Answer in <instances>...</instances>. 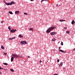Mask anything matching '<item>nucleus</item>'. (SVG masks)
Instances as JSON below:
<instances>
[{
	"mask_svg": "<svg viewBox=\"0 0 75 75\" xmlns=\"http://www.w3.org/2000/svg\"><path fill=\"white\" fill-rule=\"evenodd\" d=\"M55 28H56V27H54L53 26L51 27L46 31V33H50L51 32V30H54V29H55Z\"/></svg>",
	"mask_w": 75,
	"mask_h": 75,
	"instance_id": "f257e3e1",
	"label": "nucleus"
},
{
	"mask_svg": "<svg viewBox=\"0 0 75 75\" xmlns=\"http://www.w3.org/2000/svg\"><path fill=\"white\" fill-rule=\"evenodd\" d=\"M21 44H28V43H27V42H26L25 41H21L20 42Z\"/></svg>",
	"mask_w": 75,
	"mask_h": 75,
	"instance_id": "f03ea898",
	"label": "nucleus"
},
{
	"mask_svg": "<svg viewBox=\"0 0 75 75\" xmlns=\"http://www.w3.org/2000/svg\"><path fill=\"white\" fill-rule=\"evenodd\" d=\"M12 55L13 57L14 58H18V55L17 54H12Z\"/></svg>",
	"mask_w": 75,
	"mask_h": 75,
	"instance_id": "7ed1b4c3",
	"label": "nucleus"
},
{
	"mask_svg": "<svg viewBox=\"0 0 75 75\" xmlns=\"http://www.w3.org/2000/svg\"><path fill=\"white\" fill-rule=\"evenodd\" d=\"M57 34V32H53L50 33L51 35H55V34Z\"/></svg>",
	"mask_w": 75,
	"mask_h": 75,
	"instance_id": "20e7f679",
	"label": "nucleus"
},
{
	"mask_svg": "<svg viewBox=\"0 0 75 75\" xmlns=\"http://www.w3.org/2000/svg\"><path fill=\"white\" fill-rule=\"evenodd\" d=\"M62 65H63V62H61L59 65V67H61L62 66Z\"/></svg>",
	"mask_w": 75,
	"mask_h": 75,
	"instance_id": "39448f33",
	"label": "nucleus"
},
{
	"mask_svg": "<svg viewBox=\"0 0 75 75\" xmlns=\"http://www.w3.org/2000/svg\"><path fill=\"white\" fill-rule=\"evenodd\" d=\"M16 30H14L12 29L11 30L10 32L11 33H14V32H16Z\"/></svg>",
	"mask_w": 75,
	"mask_h": 75,
	"instance_id": "423d86ee",
	"label": "nucleus"
},
{
	"mask_svg": "<svg viewBox=\"0 0 75 75\" xmlns=\"http://www.w3.org/2000/svg\"><path fill=\"white\" fill-rule=\"evenodd\" d=\"M15 2L14 1H11L10 3V5H12V4H14Z\"/></svg>",
	"mask_w": 75,
	"mask_h": 75,
	"instance_id": "0eeeda50",
	"label": "nucleus"
},
{
	"mask_svg": "<svg viewBox=\"0 0 75 75\" xmlns=\"http://www.w3.org/2000/svg\"><path fill=\"white\" fill-rule=\"evenodd\" d=\"M13 60H14V57H11V62H13Z\"/></svg>",
	"mask_w": 75,
	"mask_h": 75,
	"instance_id": "6e6552de",
	"label": "nucleus"
},
{
	"mask_svg": "<svg viewBox=\"0 0 75 75\" xmlns=\"http://www.w3.org/2000/svg\"><path fill=\"white\" fill-rule=\"evenodd\" d=\"M5 4H6V5H7V6H10V3L6 2V3H5Z\"/></svg>",
	"mask_w": 75,
	"mask_h": 75,
	"instance_id": "1a4fd4ad",
	"label": "nucleus"
},
{
	"mask_svg": "<svg viewBox=\"0 0 75 75\" xmlns=\"http://www.w3.org/2000/svg\"><path fill=\"white\" fill-rule=\"evenodd\" d=\"M19 37L20 38H23V36L21 35H19Z\"/></svg>",
	"mask_w": 75,
	"mask_h": 75,
	"instance_id": "9d476101",
	"label": "nucleus"
},
{
	"mask_svg": "<svg viewBox=\"0 0 75 75\" xmlns=\"http://www.w3.org/2000/svg\"><path fill=\"white\" fill-rule=\"evenodd\" d=\"M71 24L73 25H74V24H75V21H73L71 23Z\"/></svg>",
	"mask_w": 75,
	"mask_h": 75,
	"instance_id": "9b49d317",
	"label": "nucleus"
},
{
	"mask_svg": "<svg viewBox=\"0 0 75 75\" xmlns=\"http://www.w3.org/2000/svg\"><path fill=\"white\" fill-rule=\"evenodd\" d=\"M49 1V0H42L41 3H42V1Z\"/></svg>",
	"mask_w": 75,
	"mask_h": 75,
	"instance_id": "f8f14e48",
	"label": "nucleus"
},
{
	"mask_svg": "<svg viewBox=\"0 0 75 75\" xmlns=\"http://www.w3.org/2000/svg\"><path fill=\"white\" fill-rule=\"evenodd\" d=\"M59 51L60 52H63V53L64 52V51L62 50L59 49Z\"/></svg>",
	"mask_w": 75,
	"mask_h": 75,
	"instance_id": "ddd939ff",
	"label": "nucleus"
},
{
	"mask_svg": "<svg viewBox=\"0 0 75 75\" xmlns=\"http://www.w3.org/2000/svg\"><path fill=\"white\" fill-rule=\"evenodd\" d=\"M59 21H60L61 22H62V21H65V20H59Z\"/></svg>",
	"mask_w": 75,
	"mask_h": 75,
	"instance_id": "4468645a",
	"label": "nucleus"
},
{
	"mask_svg": "<svg viewBox=\"0 0 75 75\" xmlns=\"http://www.w3.org/2000/svg\"><path fill=\"white\" fill-rule=\"evenodd\" d=\"M8 13L10 14H13V12H12L11 11H9Z\"/></svg>",
	"mask_w": 75,
	"mask_h": 75,
	"instance_id": "2eb2a0df",
	"label": "nucleus"
},
{
	"mask_svg": "<svg viewBox=\"0 0 75 75\" xmlns=\"http://www.w3.org/2000/svg\"><path fill=\"white\" fill-rule=\"evenodd\" d=\"M15 14H18V13H19V11H16L15 12Z\"/></svg>",
	"mask_w": 75,
	"mask_h": 75,
	"instance_id": "dca6fc26",
	"label": "nucleus"
},
{
	"mask_svg": "<svg viewBox=\"0 0 75 75\" xmlns=\"http://www.w3.org/2000/svg\"><path fill=\"white\" fill-rule=\"evenodd\" d=\"M29 30H30V31H32V30L33 31V29L32 28H30Z\"/></svg>",
	"mask_w": 75,
	"mask_h": 75,
	"instance_id": "f3484780",
	"label": "nucleus"
},
{
	"mask_svg": "<svg viewBox=\"0 0 75 75\" xmlns=\"http://www.w3.org/2000/svg\"><path fill=\"white\" fill-rule=\"evenodd\" d=\"M56 40V39H52V41H55Z\"/></svg>",
	"mask_w": 75,
	"mask_h": 75,
	"instance_id": "a211bd4d",
	"label": "nucleus"
},
{
	"mask_svg": "<svg viewBox=\"0 0 75 75\" xmlns=\"http://www.w3.org/2000/svg\"><path fill=\"white\" fill-rule=\"evenodd\" d=\"M1 49H2L3 50H4V47H3V46H1Z\"/></svg>",
	"mask_w": 75,
	"mask_h": 75,
	"instance_id": "6ab92c4d",
	"label": "nucleus"
},
{
	"mask_svg": "<svg viewBox=\"0 0 75 75\" xmlns=\"http://www.w3.org/2000/svg\"><path fill=\"white\" fill-rule=\"evenodd\" d=\"M66 33H67V34H69V31H66Z\"/></svg>",
	"mask_w": 75,
	"mask_h": 75,
	"instance_id": "aec40b11",
	"label": "nucleus"
},
{
	"mask_svg": "<svg viewBox=\"0 0 75 75\" xmlns=\"http://www.w3.org/2000/svg\"><path fill=\"white\" fill-rule=\"evenodd\" d=\"M11 72H14V70H13V69H11Z\"/></svg>",
	"mask_w": 75,
	"mask_h": 75,
	"instance_id": "412c9836",
	"label": "nucleus"
},
{
	"mask_svg": "<svg viewBox=\"0 0 75 75\" xmlns=\"http://www.w3.org/2000/svg\"><path fill=\"white\" fill-rule=\"evenodd\" d=\"M8 29H9V30H11V28H10V26H9L8 27Z\"/></svg>",
	"mask_w": 75,
	"mask_h": 75,
	"instance_id": "4be33fe9",
	"label": "nucleus"
},
{
	"mask_svg": "<svg viewBox=\"0 0 75 75\" xmlns=\"http://www.w3.org/2000/svg\"><path fill=\"white\" fill-rule=\"evenodd\" d=\"M3 64L4 65H7V63H4Z\"/></svg>",
	"mask_w": 75,
	"mask_h": 75,
	"instance_id": "5701e85b",
	"label": "nucleus"
},
{
	"mask_svg": "<svg viewBox=\"0 0 75 75\" xmlns=\"http://www.w3.org/2000/svg\"><path fill=\"white\" fill-rule=\"evenodd\" d=\"M15 38H16V37H15L12 38V40H14V39H15Z\"/></svg>",
	"mask_w": 75,
	"mask_h": 75,
	"instance_id": "b1692460",
	"label": "nucleus"
},
{
	"mask_svg": "<svg viewBox=\"0 0 75 75\" xmlns=\"http://www.w3.org/2000/svg\"><path fill=\"white\" fill-rule=\"evenodd\" d=\"M8 40H12V38H8Z\"/></svg>",
	"mask_w": 75,
	"mask_h": 75,
	"instance_id": "393cba45",
	"label": "nucleus"
},
{
	"mask_svg": "<svg viewBox=\"0 0 75 75\" xmlns=\"http://www.w3.org/2000/svg\"><path fill=\"white\" fill-rule=\"evenodd\" d=\"M24 14L25 15H27V13H24Z\"/></svg>",
	"mask_w": 75,
	"mask_h": 75,
	"instance_id": "a878e982",
	"label": "nucleus"
},
{
	"mask_svg": "<svg viewBox=\"0 0 75 75\" xmlns=\"http://www.w3.org/2000/svg\"><path fill=\"white\" fill-rule=\"evenodd\" d=\"M61 45H64V44H63V42H61Z\"/></svg>",
	"mask_w": 75,
	"mask_h": 75,
	"instance_id": "bb28decb",
	"label": "nucleus"
},
{
	"mask_svg": "<svg viewBox=\"0 0 75 75\" xmlns=\"http://www.w3.org/2000/svg\"><path fill=\"white\" fill-rule=\"evenodd\" d=\"M3 2H4V3H5V4H6V1H5L4 0L3 1Z\"/></svg>",
	"mask_w": 75,
	"mask_h": 75,
	"instance_id": "cd10ccee",
	"label": "nucleus"
},
{
	"mask_svg": "<svg viewBox=\"0 0 75 75\" xmlns=\"http://www.w3.org/2000/svg\"><path fill=\"white\" fill-rule=\"evenodd\" d=\"M64 29H67V27H64Z\"/></svg>",
	"mask_w": 75,
	"mask_h": 75,
	"instance_id": "c85d7f7f",
	"label": "nucleus"
},
{
	"mask_svg": "<svg viewBox=\"0 0 75 75\" xmlns=\"http://www.w3.org/2000/svg\"><path fill=\"white\" fill-rule=\"evenodd\" d=\"M59 62V59H58L57 60V62Z\"/></svg>",
	"mask_w": 75,
	"mask_h": 75,
	"instance_id": "c756f323",
	"label": "nucleus"
},
{
	"mask_svg": "<svg viewBox=\"0 0 75 75\" xmlns=\"http://www.w3.org/2000/svg\"><path fill=\"white\" fill-rule=\"evenodd\" d=\"M4 55H7V53H4Z\"/></svg>",
	"mask_w": 75,
	"mask_h": 75,
	"instance_id": "7c9ffc66",
	"label": "nucleus"
},
{
	"mask_svg": "<svg viewBox=\"0 0 75 75\" xmlns=\"http://www.w3.org/2000/svg\"><path fill=\"white\" fill-rule=\"evenodd\" d=\"M40 63H41V62H42V61L41 60H40Z\"/></svg>",
	"mask_w": 75,
	"mask_h": 75,
	"instance_id": "2f4dec72",
	"label": "nucleus"
},
{
	"mask_svg": "<svg viewBox=\"0 0 75 75\" xmlns=\"http://www.w3.org/2000/svg\"><path fill=\"white\" fill-rule=\"evenodd\" d=\"M4 69L5 70V71H6V70H7V69Z\"/></svg>",
	"mask_w": 75,
	"mask_h": 75,
	"instance_id": "473e14b6",
	"label": "nucleus"
},
{
	"mask_svg": "<svg viewBox=\"0 0 75 75\" xmlns=\"http://www.w3.org/2000/svg\"><path fill=\"white\" fill-rule=\"evenodd\" d=\"M31 1H34V0H30Z\"/></svg>",
	"mask_w": 75,
	"mask_h": 75,
	"instance_id": "72a5a7b5",
	"label": "nucleus"
},
{
	"mask_svg": "<svg viewBox=\"0 0 75 75\" xmlns=\"http://www.w3.org/2000/svg\"><path fill=\"white\" fill-rule=\"evenodd\" d=\"M53 75H58V74H54Z\"/></svg>",
	"mask_w": 75,
	"mask_h": 75,
	"instance_id": "f704fd0d",
	"label": "nucleus"
},
{
	"mask_svg": "<svg viewBox=\"0 0 75 75\" xmlns=\"http://www.w3.org/2000/svg\"><path fill=\"white\" fill-rule=\"evenodd\" d=\"M1 69V67L0 66V69Z\"/></svg>",
	"mask_w": 75,
	"mask_h": 75,
	"instance_id": "c9c22d12",
	"label": "nucleus"
},
{
	"mask_svg": "<svg viewBox=\"0 0 75 75\" xmlns=\"http://www.w3.org/2000/svg\"><path fill=\"white\" fill-rule=\"evenodd\" d=\"M1 69H2V70H3V69H4L2 68H1Z\"/></svg>",
	"mask_w": 75,
	"mask_h": 75,
	"instance_id": "e433bc0d",
	"label": "nucleus"
},
{
	"mask_svg": "<svg viewBox=\"0 0 75 75\" xmlns=\"http://www.w3.org/2000/svg\"><path fill=\"white\" fill-rule=\"evenodd\" d=\"M28 58H30V57L29 56H28Z\"/></svg>",
	"mask_w": 75,
	"mask_h": 75,
	"instance_id": "4c0bfd02",
	"label": "nucleus"
},
{
	"mask_svg": "<svg viewBox=\"0 0 75 75\" xmlns=\"http://www.w3.org/2000/svg\"><path fill=\"white\" fill-rule=\"evenodd\" d=\"M3 23V21H2L1 22V23Z\"/></svg>",
	"mask_w": 75,
	"mask_h": 75,
	"instance_id": "58836bf2",
	"label": "nucleus"
},
{
	"mask_svg": "<svg viewBox=\"0 0 75 75\" xmlns=\"http://www.w3.org/2000/svg\"><path fill=\"white\" fill-rule=\"evenodd\" d=\"M74 51H75V48L74 49Z\"/></svg>",
	"mask_w": 75,
	"mask_h": 75,
	"instance_id": "ea45409f",
	"label": "nucleus"
},
{
	"mask_svg": "<svg viewBox=\"0 0 75 75\" xmlns=\"http://www.w3.org/2000/svg\"><path fill=\"white\" fill-rule=\"evenodd\" d=\"M2 73L0 71V74H1Z\"/></svg>",
	"mask_w": 75,
	"mask_h": 75,
	"instance_id": "a19ab883",
	"label": "nucleus"
},
{
	"mask_svg": "<svg viewBox=\"0 0 75 75\" xmlns=\"http://www.w3.org/2000/svg\"><path fill=\"white\" fill-rule=\"evenodd\" d=\"M64 53H66V51H64Z\"/></svg>",
	"mask_w": 75,
	"mask_h": 75,
	"instance_id": "79ce46f5",
	"label": "nucleus"
},
{
	"mask_svg": "<svg viewBox=\"0 0 75 75\" xmlns=\"http://www.w3.org/2000/svg\"><path fill=\"white\" fill-rule=\"evenodd\" d=\"M56 6H58V4H57Z\"/></svg>",
	"mask_w": 75,
	"mask_h": 75,
	"instance_id": "37998d69",
	"label": "nucleus"
},
{
	"mask_svg": "<svg viewBox=\"0 0 75 75\" xmlns=\"http://www.w3.org/2000/svg\"><path fill=\"white\" fill-rule=\"evenodd\" d=\"M59 49H60V48L59 47Z\"/></svg>",
	"mask_w": 75,
	"mask_h": 75,
	"instance_id": "c03bdc74",
	"label": "nucleus"
}]
</instances>
